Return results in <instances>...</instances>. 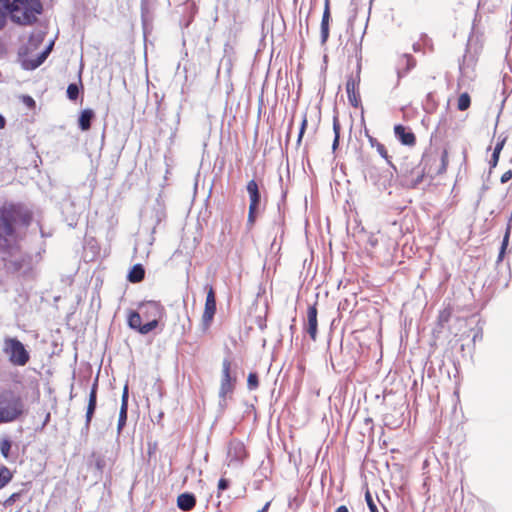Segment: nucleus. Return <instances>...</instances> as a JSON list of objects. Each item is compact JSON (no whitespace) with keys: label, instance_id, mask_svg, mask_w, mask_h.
Returning <instances> with one entry per match:
<instances>
[{"label":"nucleus","instance_id":"nucleus-6","mask_svg":"<svg viewBox=\"0 0 512 512\" xmlns=\"http://www.w3.org/2000/svg\"><path fill=\"white\" fill-rule=\"evenodd\" d=\"M3 352L8 356L11 364L15 366H25L30 360L29 351L18 338L6 337Z\"/></svg>","mask_w":512,"mask_h":512},{"label":"nucleus","instance_id":"nucleus-19","mask_svg":"<svg viewBox=\"0 0 512 512\" xmlns=\"http://www.w3.org/2000/svg\"><path fill=\"white\" fill-rule=\"evenodd\" d=\"M196 502V496L192 492H184L177 497V507L184 512L193 510Z\"/></svg>","mask_w":512,"mask_h":512},{"label":"nucleus","instance_id":"nucleus-11","mask_svg":"<svg viewBox=\"0 0 512 512\" xmlns=\"http://www.w3.org/2000/svg\"><path fill=\"white\" fill-rule=\"evenodd\" d=\"M246 456H247V452H246L244 443L238 439H232L228 444V452H227V458L229 460V465L242 464L244 459L246 458Z\"/></svg>","mask_w":512,"mask_h":512},{"label":"nucleus","instance_id":"nucleus-50","mask_svg":"<svg viewBox=\"0 0 512 512\" xmlns=\"http://www.w3.org/2000/svg\"><path fill=\"white\" fill-rule=\"evenodd\" d=\"M504 142H505V141H504V140H502L501 142L497 143V145L495 146V148H494V151H493V152H494V153H497V154H499V155H500L501 150L503 149V146H504Z\"/></svg>","mask_w":512,"mask_h":512},{"label":"nucleus","instance_id":"nucleus-62","mask_svg":"<svg viewBox=\"0 0 512 512\" xmlns=\"http://www.w3.org/2000/svg\"><path fill=\"white\" fill-rule=\"evenodd\" d=\"M41 257V253L38 252L36 255H35V258H40Z\"/></svg>","mask_w":512,"mask_h":512},{"label":"nucleus","instance_id":"nucleus-20","mask_svg":"<svg viewBox=\"0 0 512 512\" xmlns=\"http://www.w3.org/2000/svg\"><path fill=\"white\" fill-rule=\"evenodd\" d=\"M95 119V112L91 108L83 109L78 117V127L81 131L85 132L91 128L92 122Z\"/></svg>","mask_w":512,"mask_h":512},{"label":"nucleus","instance_id":"nucleus-14","mask_svg":"<svg viewBox=\"0 0 512 512\" xmlns=\"http://www.w3.org/2000/svg\"><path fill=\"white\" fill-rule=\"evenodd\" d=\"M317 314L318 311L316 308V304L310 305L307 309V324L305 330L313 341L316 340L318 333Z\"/></svg>","mask_w":512,"mask_h":512},{"label":"nucleus","instance_id":"nucleus-30","mask_svg":"<svg viewBox=\"0 0 512 512\" xmlns=\"http://www.w3.org/2000/svg\"><path fill=\"white\" fill-rule=\"evenodd\" d=\"M470 103L471 99L468 93H462L458 98L457 107L460 111H465L469 108Z\"/></svg>","mask_w":512,"mask_h":512},{"label":"nucleus","instance_id":"nucleus-42","mask_svg":"<svg viewBox=\"0 0 512 512\" xmlns=\"http://www.w3.org/2000/svg\"><path fill=\"white\" fill-rule=\"evenodd\" d=\"M22 102L30 109L35 108L36 102L30 95H23Z\"/></svg>","mask_w":512,"mask_h":512},{"label":"nucleus","instance_id":"nucleus-63","mask_svg":"<svg viewBox=\"0 0 512 512\" xmlns=\"http://www.w3.org/2000/svg\"><path fill=\"white\" fill-rule=\"evenodd\" d=\"M282 176L279 177V182L282 184Z\"/></svg>","mask_w":512,"mask_h":512},{"label":"nucleus","instance_id":"nucleus-48","mask_svg":"<svg viewBox=\"0 0 512 512\" xmlns=\"http://www.w3.org/2000/svg\"><path fill=\"white\" fill-rule=\"evenodd\" d=\"M441 161H442L443 169L445 170L446 166L448 165V152H447V150H444L442 152Z\"/></svg>","mask_w":512,"mask_h":512},{"label":"nucleus","instance_id":"nucleus-56","mask_svg":"<svg viewBox=\"0 0 512 512\" xmlns=\"http://www.w3.org/2000/svg\"><path fill=\"white\" fill-rule=\"evenodd\" d=\"M335 512H349V509L345 505H340Z\"/></svg>","mask_w":512,"mask_h":512},{"label":"nucleus","instance_id":"nucleus-4","mask_svg":"<svg viewBox=\"0 0 512 512\" xmlns=\"http://www.w3.org/2000/svg\"><path fill=\"white\" fill-rule=\"evenodd\" d=\"M24 412V404L19 396L11 391L0 393V423L18 419Z\"/></svg>","mask_w":512,"mask_h":512},{"label":"nucleus","instance_id":"nucleus-9","mask_svg":"<svg viewBox=\"0 0 512 512\" xmlns=\"http://www.w3.org/2000/svg\"><path fill=\"white\" fill-rule=\"evenodd\" d=\"M205 290L207 291V295L201 323L203 331H206L210 327L217 310L216 295L212 285H205Z\"/></svg>","mask_w":512,"mask_h":512},{"label":"nucleus","instance_id":"nucleus-59","mask_svg":"<svg viewBox=\"0 0 512 512\" xmlns=\"http://www.w3.org/2000/svg\"><path fill=\"white\" fill-rule=\"evenodd\" d=\"M364 134H365V136H366L367 138H368V135H372V134L370 133V129H369V128H367V127H365V128H364Z\"/></svg>","mask_w":512,"mask_h":512},{"label":"nucleus","instance_id":"nucleus-38","mask_svg":"<svg viewBox=\"0 0 512 512\" xmlns=\"http://www.w3.org/2000/svg\"><path fill=\"white\" fill-rule=\"evenodd\" d=\"M365 500H366V503H367V506H368L370 512H379L377 505L374 502L373 497L369 490H367L365 493Z\"/></svg>","mask_w":512,"mask_h":512},{"label":"nucleus","instance_id":"nucleus-22","mask_svg":"<svg viewBox=\"0 0 512 512\" xmlns=\"http://www.w3.org/2000/svg\"><path fill=\"white\" fill-rule=\"evenodd\" d=\"M83 84L81 80V71L79 72L78 82L70 83L66 90L67 98L71 101H76L83 93Z\"/></svg>","mask_w":512,"mask_h":512},{"label":"nucleus","instance_id":"nucleus-29","mask_svg":"<svg viewBox=\"0 0 512 512\" xmlns=\"http://www.w3.org/2000/svg\"><path fill=\"white\" fill-rule=\"evenodd\" d=\"M259 386V377L257 372H250L247 377V388L250 391L256 390Z\"/></svg>","mask_w":512,"mask_h":512},{"label":"nucleus","instance_id":"nucleus-49","mask_svg":"<svg viewBox=\"0 0 512 512\" xmlns=\"http://www.w3.org/2000/svg\"><path fill=\"white\" fill-rule=\"evenodd\" d=\"M88 402L97 403V393L95 390H90Z\"/></svg>","mask_w":512,"mask_h":512},{"label":"nucleus","instance_id":"nucleus-15","mask_svg":"<svg viewBox=\"0 0 512 512\" xmlns=\"http://www.w3.org/2000/svg\"><path fill=\"white\" fill-rule=\"evenodd\" d=\"M92 460L94 461V467L96 470L95 475L99 478H101L106 468L111 470L113 466V461L102 453L93 452L90 456V461Z\"/></svg>","mask_w":512,"mask_h":512},{"label":"nucleus","instance_id":"nucleus-34","mask_svg":"<svg viewBox=\"0 0 512 512\" xmlns=\"http://www.w3.org/2000/svg\"><path fill=\"white\" fill-rule=\"evenodd\" d=\"M259 212H260V209H256L254 207L249 206L248 217H247L248 229H251L253 227V225L255 224Z\"/></svg>","mask_w":512,"mask_h":512},{"label":"nucleus","instance_id":"nucleus-47","mask_svg":"<svg viewBox=\"0 0 512 512\" xmlns=\"http://www.w3.org/2000/svg\"><path fill=\"white\" fill-rule=\"evenodd\" d=\"M128 399H129V391H128V385L126 384L123 388L121 402L128 403Z\"/></svg>","mask_w":512,"mask_h":512},{"label":"nucleus","instance_id":"nucleus-1","mask_svg":"<svg viewBox=\"0 0 512 512\" xmlns=\"http://www.w3.org/2000/svg\"><path fill=\"white\" fill-rule=\"evenodd\" d=\"M32 219V212L21 203L0 206V255L8 273L28 276L32 272L34 256L23 253L14 258L19 246L10 240L16 235L18 225L28 227Z\"/></svg>","mask_w":512,"mask_h":512},{"label":"nucleus","instance_id":"nucleus-60","mask_svg":"<svg viewBox=\"0 0 512 512\" xmlns=\"http://www.w3.org/2000/svg\"><path fill=\"white\" fill-rule=\"evenodd\" d=\"M163 416H164V413L160 412L159 415H158V422L162 419Z\"/></svg>","mask_w":512,"mask_h":512},{"label":"nucleus","instance_id":"nucleus-55","mask_svg":"<svg viewBox=\"0 0 512 512\" xmlns=\"http://www.w3.org/2000/svg\"><path fill=\"white\" fill-rule=\"evenodd\" d=\"M6 118L0 113V129H4L6 126Z\"/></svg>","mask_w":512,"mask_h":512},{"label":"nucleus","instance_id":"nucleus-3","mask_svg":"<svg viewBox=\"0 0 512 512\" xmlns=\"http://www.w3.org/2000/svg\"><path fill=\"white\" fill-rule=\"evenodd\" d=\"M350 47L352 48V54H348L350 58L352 55L356 58V69L355 72H352L347 76L346 82V93L348 97V101L351 106L358 108L361 104V97L359 93V84H360V74H361V61H362V48L361 43H357L356 40L350 42ZM348 53H350V48H347Z\"/></svg>","mask_w":512,"mask_h":512},{"label":"nucleus","instance_id":"nucleus-40","mask_svg":"<svg viewBox=\"0 0 512 512\" xmlns=\"http://www.w3.org/2000/svg\"><path fill=\"white\" fill-rule=\"evenodd\" d=\"M229 395H224L223 397L220 395V392L218 393L219 397V403H218V413L219 415H222L227 408V397Z\"/></svg>","mask_w":512,"mask_h":512},{"label":"nucleus","instance_id":"nucleus-58","mask_svg":"<svg viewBox=\"0 0 512 512\" xmlns=\"http://www.w3.org/2000/svg\"><path fill=\"white\" fill-rule=\"evenodd\" d=\"M97 389H98V379L96 378V380L94 381V383L91 387V390H95V392L97 393Z\"/></svg>","mask_w":512,"mask_h":512},{"label":"nucleus","instance_id":"nucleus-46","mask_svg":"<svg viewBox=\"0 0 512 512\" xmlns=\"http://www.w3.org/2000/svg\"><path fill=\"white\" fill-rule=\"evenodd\" d=\"M511 178H512V170H508L502 174L501 183H506V182L510 181Z\"/></svg>","mask_w":512,"mask_h":512},{"label":"nucleus","instance_id":"nucleus-28","mask_svg":"<svg viewBox=\"0 0 512 512\" xmlns=\"http://www.w3.org/2000/svg\"><path fill=\"white\" fill-rule=\"evenodd\" d=\"M12 473L6 466L0 467V489L4 488L11 480Z\"/></svg>","mask_w":512,"mask_h":512},{"label":"nucleus","instance_id":"nucleus-45","mask_svg":"<svg viewBox=\"0 0 512 512\" xmlns=\"http://www.w3.org/2000/svg\"><path fill=\"white\" fill-rule=\"evenodd\" d=\"M499 156H500L499 154L493 152L492 157L489 161L490 168H495L497 166L498 161H499Z\"/></svg>","mask_w":512,"mask_h":512},{"label":"nucleus","instance_id":"nucleus-24","mask_svg":"<svg viewBox=\"0 0 512 512\" xmlns=\"http://www.w3.org/2000/svg\"><path fill=\"white\" fill-rule=\"evenodd\" d=\"M287 191L282 189V195L281 200L277 204L278 207V219L274 221L275 226H277V232L276 235L280 232V235L282 236L284 234V216L281 212V206L285 204Z\"/></svg>","mask_w":512,"mask_h":512},{"label":"nucleus","instance_id":"nucleus-35","mask_svg":"<svg viewBox=\"0 0 512 512\" xmlns=\"http://www.w3.org/2000/svg\"><path fill=\"white\" fill-rule=\"evenodd\" d=\"M94 414L95 413L86 410L85 424H84V426L81 429V435L82 436H88L89 431H90L91 421H92V419L94 417Z\"/></svg>","mask_w":512,"mask_h":512},{"label":"nucleus","instance_id":"nucleus-7","mask_svg":"<svg viewBox=\"0 0 512 512\" xmlns=\"http://www.w3.org/2000/svg\"><path fill=\"white\" fill-rule=\"evenodd\" d=\"M139 312L146 324H151V332L155 330L162 319L165 309L157 301H145L139 305Z\"/></svg>","mask_w":512,"mask_h":512},{"label":"nucleus","instance_id":"nucleus-41","mask_svg":"<svg viewBox=\"0 0 512 512\" xmlns=\"http://www.w3.org/2000/svg\"><path fill=\"white\" fill-rule=\"evenodd\" d=\"M230 486V480L227 479V478H220L219 481H218V492H222V491H225L229 488Z\"/></svg>","mask_w":512,"mask_h":512},{"label":"nucleus","instance_id":"nucleus-31","mask_svg":"<svg viewBox=\"0 0 512 512\" xmlns=\"http://www.w3.org/2000/svg\"><path fill=\"white\" fill-rule=\"evenodd\" d=\"M511 229H512V216L509 219V222H508V225H507V229H506L503 241H502L501 250H500V253H499V258L500 259L503 257L504 251H505V249H506V247L508 245Z\"/></svg>","mask_w":512,"mask_h":512},{"label":"nucleus","instance_id":"nucleus-39","mask_svg":"<svg viewBox=\"0 0 512 512\" xmlns=\"http://www.w3.org/2000/svg\"><path fill=\"white\" fill-rule=\"evenodd\" d=\"M128 419V414L126 413H119L118 416V423H117V433L120 434L125 427Z\"/></svg>","mask_w":512,"mask_h":512},{"label":"nucleus","instance_id":"nucleus-44","mask_svg":"<svg viewBox=\"0 0 512 512\" xmlns=\"http://www.w3.org/2000/svg\"><path fill=\"white\" fill-rule=\"evenodd\" d=\"M378 344L380 346V357L377 360V364L382 360V358L384 356L383 346H382V329H381V327L379 328V331H378Z\"/></svg>","mask_w":512,"mask_h":512},{"label":"nucleus","instance_id":"nucleus-37","mask_svg":"<svg viewBox=\"0 0 512 512\" xmlns=\"http://www.w3.org/2000/svg\"><path fill=\"white\" fill-rule=\"evenodd\" d=\"M23 491H18L12 493L3 503L5 507H11L14 503H16L22 496Z\"/></svg>","mask_w":512,"mask_h":512},{"label":"nucleus","instance_id":"nucleus-21","mask_svg":"<svg viewBox=\"0 0 512 512\" xmlns=\"http://www.w3.org/2000/svg\"><path fill=\"white\" fill-rule=\"evenodd\" d=\"M415 66V59L408 54H404L398 59L397 63V75L398 78L403 77L406 73H408Z\"/></svg>","mask_w":512,"mask_h":512},{"label":"nucleus","instance_id":"nucleus-16","mask_svg":"<svg viewBox=\"0 0 512 512\" xmlns=\"http://www.w3.org/2000/svg\"><path fill=\"white\" fill-rule=\"evenodd\" d=\"M54 43L55 41L54 40H51L47 45L46 47L36 55V57L34 58L33 61H25L24 63V69L25 70H35L37 69L39 66H41L45 60L48 58V56L50 55L51 51L53 50V47H54Z\"/></svg>","mask_w":512,"mask_h":512},{"label":"nucleus","instance_id":"nucleus-64","mask_svg":"<svg viewBox=\"0 0 512 512\" xmlns=\"http://www.w3.org/2000/svg\"><path fill=\"white\" fill-rule=\"evenodd\" d=\"M294 328H295V326H294V325H291V326H290V329H291V330H294Z\"/></svg>","mask_w":512,"mask_h":512},{"label":"nucleus","instance_id":"nucleus-52","mask_svg":"<svg viewBox=\"0 0 512 512\" xmlns=\"http://www.w3.org/2000/svg\"><path fill=\"white\" fill-rule=\"evenodd\" d=\"M339 140H340V136L334 135V139H333V143H332L333 151H335L337 149V147L339 146Z\"/></svg>","mask_w":512,"mask_h":512},{"label":"nucleus","instance_id":"nucleus-57","mask_svg":"<svg viewBox=\"0 0 512 512\" xmlns=\"http://www.w3.org/2000/svg\"><path fill=\"white\" fill-rule=\"evenodd\" d=\"M270 504H271L270 501L266 502V504L262 507V509L258 510L257 512H268Z\"/></svg>","mask_w":512,"mask_h":512},{"label":"nucleus","instance_id":"nucleus-23","mask_svg":"<svg viewBox=\"0 0 512 512\" xmlns=\"http://www.w3.org/2000/svg\"><path fill=\"white\" fill-rule=\"evenodd\" d=\"M145 277V268L142 264L140 263H137V264H134L128 274H127V280L130 282V283H139L141 282Z\"/></svg>","mask_w":512,"mask_h":512},{"label":"nucleus","instance_id":"nucleus-17","mask_svg":"<svg viewBox=\"0 0 512 512\" xmlns=\"http://www.w3.org/2000/svg\"><path fill=\"white\" fill-rule=\"evenodd\" d=\"M330 19H331L330 3H329V0H325L324 10H323L322 19H321V25H320L321 44H325L329 38Z\"/></svg>","mask_w":512,"mask_h":512},{"label":"nucleus","instance_id":"nucleus-36","mask_svg":"<svg viewBox=\"0 0 512 512\" xmlns=\"http://www.w3.org/2000/svg\"><path fill=\"white\" fill-rule=\"evenodd\" d=\"M307 125H308L307 116H306V113H304L301 124H300L298 136H297V145L301 144L303 136H304L306 128H307Z\"/></svg>","mask_w":512,"mask_h":512},{"label":"nucleus","instance_id":"nucleus-8","mask_svg":"<svg viewBox=\"0 0 512 512\" xmlns=\"http://www.w3.org/2000/svg\"><path fill=\"white\" fill-rule=\"evenodd\" d=\"M46 33L43 31H37L30 34L25 44L21 45L18 49V58L24 69L25 61H33L35 57H31L34 51H36L45 39Z\"/></svg>","mask_w":512,"mask_h":512},{"label":"nucleus","instance_id":"nucleus-12","mask_svg":"<svg viewBox=\"0 0 512 512\" xmlns=\"http://www.w3.org/2000/svg\"><path fill=\"white\" fill-rule=\"evenodd\" d=\"M144 320L139 310H131L127 316V325L130 329L138 332L141 335H147L151 332V324L142 323Z\"/></svg>","mask_w":512,"mask_h":512},{"label":"nucleus","instance_id":"nucleus-54","mask_svg":"<svg viewBox=\"0 0 512 512\" xmlns=\"http://www.w3.org/2000/svg\"><path fill=\"white\" fill-rule=\"evenodd\" d=\"M469 60H472V57H471V56H468V55H464V57H463V63H462V64H460V69H461V70H464V68H465V64H466V62H468Z\"/></svg>","mask_w":512,"mask_h":512},{"label":"nucleus","instance_id":"nucleus-43","mask_svg":"<svg viewBox=\"0 0 512 512\" xmlns=\"http://www.w3.org/2000/svg\"><path fill=\"white\" fill-rule=\"evenodd\" d=\"M340 130H341V126H340V123H339V119H338V116L335 114L333 116V132H334V135L340 136Z\"/></svg>","mask_w":512,"mask_h":512},{"label":"nucleus","instance_id":"nucleus-26","mask_svg":"<svg viewBox=\"0 0 512 512\" xmlns=\"http://www.w3.org/2000/svg\"><path fill=\"white\" fill-rule=\"evenodd\" d=\"M140 10H141L142 24L144 27H146L147 24L152 19L151 15H150V8H149L148 0H141Z\"/></svg>","mask_w":512,"mask_h":512},{"label":"nucleus","instance_id":"nucleus-25","mask_svg":"<svg viewBox=\"0 0 512 512\" xmlns=\"http://www.w3.org/2000/svg\"><path fill=\"white\" fill-rule=\"evenodd\" d=\"M9 0H0V30H2L6 23L7 17L10 18Z\"/></svg>","mask_w":512,"mask_h":512},{"label":"nucleus","instance_id":"nucleus-53","mask_svg":"<svg viewBox=\"0 0 512 512\" xmlns=\"http://www.w3.org/2000/svg\"><path fill=\"white\" fill-rule=\"evenodd\" d=\"M119 413H126V414H128V403L121 402Z\"/></svg>","mask_w":512,"mask_h":512},{"label":"nucleus","instance_id":"nucleus-32","mask_svg":"<svg viewBox=\"0 0 512 512\" xmlns=\"http://www.w3.org/2000/svg\"><path fill=\"white\" fill-rule=\"evenodd\" d=\"M11 446H12V442L10 439L8 438H4L1 442H0V452H1V455L5 458V459H8L9 458V455H10V450H11Z\"/></svg>","mask_w":512,"mask_h":512},{"label":"nucleus","instance_id":"nucleus-5","mask_svg":"<svg viewBox=\"0 0 512 512\" xmlns=\"http://www.w3.org/2000/svg\"><path fill=\"white\" fill-rule=\"evenodd\" d=\"M360 160L366 184L371 186L376 192H381L383 186L382 168L376 165L375 158L370 155L362 154Z\"/></svg>","mask_w":512,"mask_h":512},{"label":"nucleus","instance_id":"nucleus-10","mask_svg":"<svg viewBox=\"0 0 512 512\" xmlns=\"http://www.w3.org/2000/svg\"><path fill=\"white\" fill-rule=\"evenodd\" d=\"M237 381L236 374H232L231 361L229 358H224L222 362V376L220 383V395H232Z\"/></svg>","mask_w":512,"mask_h":512},{"label":"nucleus","instance_id":"nucleus-2","mask_svg":"<svg viewBox=\"0 0 512 512\" xmlns=\"http://www.w3.org/2000/svg\"><path fill=\"white\" fill-rule=\"evenodd\" d=\"M10 20L18 25H32L37 20V15L42 14L41 0H9Z\"/></svg>","mask_w":512,"mask_h":512},{"label":"nucleus","instance_id":"nucleus-18","mask_svg":"<svg viewBox=\"0 0 512 512\" xmlns=\"http://www.w3.org/2000/svg\"><path fill=\"white\" fill-rule=\"evenodd\" d=\"M394 134L397 140L407 146H413L416 142L414 133L403 125H396L394 127Z\"/></svg>","mask_w":512,"mask_h":512},{"label":"nucleus","instance_id":"nucleus-33","mask_svg":"<svg viewBox=\"0 0 512 512\" xmlns=\"http://www.w3.org/2000/svg\"><path fill=\"white\" fill-rule=\"evenodd\" d=\"M368 141L372 148H376L379 156L384 158V144L380 143L373 135H368Z\"/></svg>","mask_w":512,"mask_h":512},{"label":"nucleus","instance_id":"nucleus-51","mask_svg":"<svg viewBox=\"0 0 512 512\" xmlns=\"http://www.w3.org/2000/svg\"><path fill=\"white\" fill-rule=\"evenodd\" d=\"M96 408H97V403L88 402L86 410L95 413Z\"/></svg>","mask_w":512,"mask_h":512},{"label":"nucleus","instance_id":"nucleus-61","mask_svg":"<svg viewBox=\"0 0 512 512\" xmlns=\"http://www.w3.org/2000/svg\"><path fill=\"white\" fill-rule=\"evenodd\" d=\"M376 498H377L378 502L380 503V505H381L382 507H384V504L381 502L380 497H379L378 495H376Z\"/></svg>","mask_w":512,"mask_h":512},{"label":"nucleus","instance_id":"nucleus-13","mask_svg":"<svg viewBox=\"0 0 512 512\" xmlns=\"http://www.w3.org/2000/svg\"><path fill=\"white\" fill-rule=\"evenodd\" d=\"M246 191L249 196V206L261 210L263 206L262 195L259 185L255 179H252L247 183Z\"/></svg>","mask_w":512,"mask_h":512},{"label":"nucleus","instance_id":"nucleus-27","mask_svg":"<svg viewBox=\"0 0 512 512\" xmlns=\"http://www.w3.org/2000/svg\"><path fill=\"white\" fill-rule=\"evenodd\" d=\"M438 103L435 99V95L433 93H428L426 95L425 101L423 103V108L427 113H433L437 109Z\"/></svg>","mask_w":512,"mask_h":512}]
</instances>
